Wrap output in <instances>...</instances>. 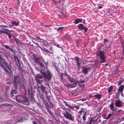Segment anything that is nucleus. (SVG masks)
Instances as JSON below:
<instances>
[{
  "instance_id": "1",
  "label": "nucleus",
  "mask_w": 124,
  "mask_h": 124,
  "mask_svg": "<svg viewBox=\"0 0 124 124\" xmlns=\"http://www.w3.org/2000/svg\"><path fill=\"white\" fill-rule=\"evenodd\" d=\"M47 68V66H46ZM43 70H41L39 71L44 76V80L46 81H48L51 79L52 75L50 72L46 69V70L45 71L44 69H42Z\"/></svg>"
},
{
  "instance_id": "2",
  "label": "nucleus",
  "mask_w": 124,
  "mask_h": 124,
  "mask_svg": "<svg viewBox=\"0 0 124 124\" xmlns=\"http://www.w3.org/2000/svg\"><path fill=\"white\" fill-rule=\"evenodd\" d=\"M99 57L100 59L99 62L101 63H104L106 62V57L105 55L104 52L103 51H100L97 54Z\"/></svg>"
},
{
  "instance_id": "3",
  "label": "nucleus",
  "mask_w": 124,
  "mask_h": 124,
  "mask_svg": "<svg viewBox=\"0 0 124 124\" xmlns=\"http://www.w3.org/2000/svg\"><path fill=\"white\" fill-rule=\"evenodd\" d=\"M78 113L80 115H81L82 113H84L83 115L82 116V119L83 120L84 122L86 120V116L88 114L87 110L85 108H82L81 109V110L79 111Z\"/></svg>"
},
{
  "instance_id": "4",
  "label": "nucleus",
  "mask_w": 124,
  "mask_h": 124,
  "mask_svg": "<svg viewBox=\"0 0 124 124\" xmlns=\"http://www.w3.org/2000/svg\"><path fill=\"white\" fill-rule=\"evenodd\" d=\"M64 116L68 119L70 120H72L73 117L72 115L70 113L68 112L67 111H65L64 113H63Z\"/></svg>"
},
{
  "instance_id": "5",
  "label": "nucleus",
  "mask_w": 124,
  "mask_h": 124,
  "mask_svg": "<svg viewBox=\"0 0 124 124\" xmlns=\"http://www.w3.org/2000/svg\"><path fill=\"white\" fill-rule=\"evenodd\" d=\"M20 78L18 76H16L15 77L14 83L15 88L17 87V84L20 83Z\"/></svg>"
},
{
  "instance_id": "6",
  "label": "nucleus",
  "mask_w": 124,
  "mask_h": 124,
  "mask_svg": "<svg viewBox=\"0 0 124 124\" xmlns=\"http://www.w3.org/2000/svg\"><path fill=\"white\" fill-rule=\"evenodd\" d=\"M78 29H79L84 30L85 32H86L87 31L88 28L84 26L82 24H79L78 25Z\"/></svg>"
},
{
  "instance_id": "7",
  "label": "nucleus",
  "mask_w": 124,
  "mask_h": 124,
  "mask_svg": "<svg viewBox=\"0 0 124 124\" xmlns=\"http://www.w3.org/2000/svg\"><path fill=\"white\" fill-rule=\"evenodd\" d=\"M3 64H4L5 66H7L8 65V64L6 62L5 60L3 58L0 61V66L3 68H4V67Z\"/></svg>"
},
{
  "instance_id": "8",
  "label": "nucleus",
  "mask_w": 124,
  "mask_h": 124,
  "mask_svg": "<svg viewBox=\"0 0 124 124\" xmlns=\"http://www.w3.org/2000/svg\"><path fill=\"white\" fill-rule=\"evenodd\" d=\"M16 101L19 103H21L22 101V99L23 98V96L22 95H17L16 97Z\"/></svg>"
},
{
  "instance_id": "9",
  "label": "nucleus",
  "mask_w": 124,
  "mask_h": 124,
  "mask_svg": "<svg viewBox=\"0 0 124 124\" xmlns=\"http://www.w3.org/2000/svg\"><path fill=\"white\" fill-rule=\"evenodd\" d=\"M90 69L89 67H84L82 70V72L85 74H87L90 70Z\"/></svg>"
},
{
  "instance_id": "10",
  "label": "nucleus",
  "mask_w": 124,
  "mask_h": 124,
  "mask_svg": "<svg viewBox=\"0 0 124 124\" xmlns=\"http://www.w3.org/2000/svg\"><path fill=\"white\" fill-rule=\"evenodd\" d=\"M76 60V61L77 64L76 65L77 67L78 68V69H80L81 66V62L80 61V59L78 57H76L75 58Z\"/></svg>"
},
{
  "instance_id": "11",
  "label": "nucleus",
  "mask_w": 124,
  "mask_h": 124,
  "mask_svg": "<svg viewBox=\"0 0 124 124\" xmlns=\"http://www.w3.org/2000/svg\"><path fill=\"white\" fill-rule=\"evenodd\" d=\"M122 105L121 101L118 99L116 100L115 102V105L118 107H120Z\"/></svg>"
},
{
  "instance_id": "12",
  "label": "nucleus",
  "mask_w": 124,
  "mask_h": 124,
  "mask_svg": "<svg viewBox=\"0 0 124 124\" xmlns=\"http://www.w3.org/2000/svg\"><path fill=\"white\" fill-rule=\"evenodd\" d=\"M22 101L21 103L23 104H26L29 103V101L28 99H27L25 97L23 96V98L22 99Z\"/></svg>"
},
{
  "instance_id": "13",
  "label": "nucleus",
  "mask_w": 124,
  "mask_h": 124,
  "mask_svg": "<svg viewBox=\"0 0 124 124\" xmlns=\"http://www.w3.org/2000/svg\"><path fill=\"white\" fill-rule=\"evenodd\" d=\"M22 101L21 103L23 104H26L29 103V101L28 99H27L25 97L23 96V98L22 99Z\"/></svg>"
},
{
  "instance_id": "14",
  "label": "nucleus",
  "mask_w": 124,
  "mask_h": 124,
  "mask_svg": "<svg viewBox=\"0 0 124 124\" xmlns=\"http://www.w3.org/2000/svg\"><path fill=\"white\" fill-rule=\"evenodd\" d=\"M63 102L65 104V106H66L68 107V108H70V109H71L72 110L74 109V108H73V106H71V105H70L68 104L67 103V102L66 101H63Z\"/></svg>"
},
{
  "instance_id": "15",
  "label": "nucleus",
  "mask_w": 124,
  "mask_h": 124,
  "mask_svg": "<svg viewBox=\"0 0 124 124\" xmlns=\"http://www.w3.org/2000/svg\"><path fill=\"white\" fill-rule=\"evenodd\" d=\"M124 88V85H122L120 86L119 87V88L118 89V91L120 92H123Z\"/></svg>"
},
{
  "instance_id": "16",
  "label": "nucleus",
  "mask_w": 124,
  "mask_h": 124,
  "mask_svg": "<svg viewBox=\"0 0 124 124\" xmlns=\"http://www.w3.org/2000/svg\"><path fill=\"white\" fill-rule=\"evenodd\" d=\"M82 22V19L80 18H77L76 19L74 22L75 24L78 23H79L81 22Z\"/></svg>"
},
{
  "instance_id": "17",
  "label": "nucleus",
  "mask_w": 124,
  "mask_h": 124,
  "mask_svg": "<svg viewBox=\"0 0 124 124\" xmlns=\"http://www.w3.org/2000/svg\"><path fill=\"white\" fill-rule=\"evenodd\" d=\"M109 106L110 110H112V111L113 112L115 110V109L114 108V105L112 102H111V103L109 105Z\"/></svg>"
},
{
  "instance_id": "18",
  "label": "nucleus",
  "mask_w": 124,
  "mask_h": 124,
  "mask_svg": "<svg viewBox=\"0 0 124 124\" xmlns=\"http://www.w3.org/2000/svg\"><path fill=\"white\" fill-rule=\"evenodd\" d=\"M39 59L38 57H35L34 59V62L36 63L37 65L40 62L39 61Z\"/></svg>"
},
{
  "instance_id": "19",
  "label": "nucleus",
  "mask_w": 124,
  "mask_h": 124,
  "mask_svg": "<svg viewBox=\"0 0 124 124\" xmlns=\"http://www.w3.org/2000/svg\"><path fill=\"white\" fill-rule=\"evenodd\" d=\"M3 46L6 49H9L11 52H13V49L12 48H9L8 45H3Z\"/></svg>"
},
{
  "instance_id": "20",
  "label": "nucleus",
  "mask_w": 124,
  "mask_h": 124,
  "mask_svg": "<svg viewBox=\"0 0 124 124\" xmlns=\"http://www.w3.org/2000/svg\"><path fill=\"white\" fill-rule=\"evenodd\" d=\"M12 25H9V26H17L19 24V23L16 22L15 21H12Z\"/></svg>"
},
{
  "instance_id": "21",
  "label": "nucleus",
  "mask_w": 124,
  "mask_h": 124,
  "mask_svg": "<svg viewBox=\"0 0 124 124\" xmlns=\"http://www.w3.org/2000/svg\"><path fill=\"white\" fill-rule=\"evenodd\" d=\"M113 114V112L112 111L108 115V116L105 118V119L108 120L110 118Z\"/></svg>"
},
{
  "instance_id": "22",
  "label": "nucleus",
  "mask_w": 124,
  "mask_h": 124,
  "mask_svg": "<svg viewBox=\"0 0 124 124\" xmlns=\"http://www.w3.org/2000/svg\"><path fill=\"white\" fill-rule=\"evenodd\" d=\"M95 98L97 99L98 100H100L101 97V95L99 94H98L94 96Z\"/></svg>"
},
{
  "instance_id": "23",
  "label": "nucleus",
  "mask_w": 124,
  "mask_h": 124,
  "mask_svg": "<svg viewBox=\"0 0 124 124\" xmlns=\"http://www.w3.org/2000/svg\"><path fill=\"white\" fill-rule=\"evenodd\" d=\"M39 88L43 93H44L45 91V87L43 85H41L39 87Z\"/></svg>"
},
{
  "instance_id": "24",
  "label": "nucleus",
  "mask_w": 124,
  "mask_h": 124,
  "mask_svg": "<svg viewBox=\"0 0 124 124\" xmlns=\"http://www.w3.org/2000/svg\"><path fill=\"white\" fill-rule=\"evenodd\" d=\"M39 47L42 50L44 51L46 53H50L48 50L44 48H42L40 46H39Z\"/></svg>"
},
{
  "instance_id": "25",
  "label": "nucleus",
  "mask_w": 124,
  "mask_h": 124,
  "mask_svg": "<svg viewBox=\"0 0 124 124\" xmlns=\"http://www.w3.org/2000/svg\"><path fill=\"white\" fill-rule=\"evenodd\" d=\"M120 95V92L118 91V92L115 94V98L118 99Z\"/></svg>"
},
{
  "instance_id": "26",
  "label": "nucleus",
  "mask_w": 124,
  "mask_h": 124,
  "mask_svg": "<svg viewBox=\"0 0 124 124\" xmlns=\"http://www.w3.org/2000/svg\"><path fill=\"white\" fill-rule=\"evenodd\" d=\"M14 59L15 61L16 62L19 63V60L18 57L15 55L14 56Z\"/></svg>"
},
{
  "instance_id": "27",
  "label": "nucleus",
  "mask_w": 124,
  "mask_h": 124,
  "mask_svg": "<svg viewBox=\"0 0 124 124\" xmlns=\"http://www.w3.org/2000/svg\"><path fill=\"white\" fill-rule=\"evenodd\" d=\"M15 41L17 44H20L21 43L20 40L18 39L15 38Z\"/></svg>"
},
{
  "instance_id": "28",
  "label": "nucleus",
  "mask_w": 124,
  "mask_h": 124,
  "mask_svg": "<svg viewBox=\"0 0 124 124\" xmlns=\"http://www.w3.org/2000/svg\"><path fill=\"white\" fill-rule=\"evenodd\" d=\"M100 121L101 119L99 118V117H97L96 119L93 120V122H97V123L98 122H100Z\"/></svg>"
},
{
  "instance_id": "29",
  "label": "nucleus",
  "mask_w": 124,
  "mask_h": 124,
  "mask_svg": "<svg viewBox=\"0 0 124 124\" xmlns=\"http://www.w3.org/2000/svg\"><path fill=\"white\" fill-rule=\"evenodd\" d=\"M36 81L37 84L40 85L41 84V82H42V80H40L39 79L36 80Z\"/></svg>"
},
{
  "instance_id": "30",
  "label": "nucleus",
  "mask_w": 124,
  "mask_h": 124,
  "mask_svg": "<svg viewBox=\"0 0 124 124\" xmlns=\"http://www.w3.org/2000/svg\"><path fill=\"white\" fill-rule=\"evenodd\" d=\"M113 86H110L108 89V93L111 92L112 90Z\"/></svg>"
},
{
  "instance_id": "31",
  "label": "nucleus",
  "mask_w": 124,
  "mask_h": 124,
  "mask_svg": "<svg viewBox=\"0 0 124 124\" xmlns=\"http://www.w3.org/2000/svg\"><path fill=\"white\" fill-rule=\"evenodd\" d=\"M12 121L11 120L8 121L4 124H13L14 123V122H13V123L12 122ZM15 123V122H14V123Z\"/></svg>"
},
{
  "instance_id": "32",
  "label": "nucleus",
  "mask_w": 124,
  "mask_h": 124,
  "mask_svg": "<svg viewBox=\"0 0 124 124\" xmlns=\"http://www.w3.org/2000/svg\"><path fill=\"white\" fill-rule=\"evenodd\" d=\"M24 120V118H21L17 120V122H22Z\"/></svg>"
},
{
  "instance_id": "33",
  "label": "nucleus",
  "mask_w": 124,
  "mask_h": 124,
  "mask_svg": "<svg viewBox=\"0 0 124 124\" xmlns=\"http://www.w3.org/2000/svg\"><path fill=\"white\" fill-rule=\"evenodd\" d=\"M16 93V90H13L11 91L10 93L12 95L13 94Z\"/></svg>"
},
{
  "instance_id": "34",
  "label": "nucleus",
  "mask_w": 124,
  "mask_h": 124,
  "mask_svg": "<svg viewBox=\"0 0 124 124\" xmlns=\"http://www.w3.org/2000/svg\"><path fill=\"white\" fill-rule=\"evenodd\" d=\"M39 74H36L35 76V79L36 80L39 79Z\"/></svg>"
},
{
  "instance_id": "35",
  "label": "nucleus",
  "mask_w": 124,
  "mask_h": 124,
  "mask_svg": "<svg viewBox=\"0 0 124 124\" xmlns=\"http://www.w3.org/2000/svg\"><path fill=\"white\" fill-rule=\"evenodd\" d=\"M38 65L40 66V67L42 68H44V65L41 62H40L39 63Z\"/></svg>"
},
{
  "instance_id": "36",
  "label": "nucleus",
  "mask_w": 124,
  "mask_h": 124,
  "mask_svg": "<svg viewBox=\"0 0 124 124\" xmlns=\"http://www.w3.org/2000/svg\"><path fill=\"white\" fill-rule=\"evenodd\" d=\"M61 107L63 110H65V111H67V110L66 109V108L64 106H63L62 105H61Z\"/></svg>"
},
{
  "instance_id": "37",
  "label": "nucleus",
  "mask_w": 124,
  "mask_h": 124,
  "mask_svg": "<svg viewBox=\"0 0 124 124\" xmlns=\"http://www.w3.org/2000/svg\"><path fill=\"white\" fill-rule=\"evenodd\" d=\"M46 109L48 112L49 113L50 115H52V113L51 110H50L48 108H46Z\"/></svg>"
},
{
  "instance_id": "38",
  "label": "nucleus",
  "mask_w": 124,
  "mask_h": 124,
  "mask_svg": "<svg viewBox=\"0 0 124 124\" xmlns=\"http://www.w3.org/2000/svg\"><path fill=\"white\" fill-rule=\"evenodd\" d=\"M123 81L124 80L123 79H121L119 81L118 84V85H120L122 83Z\"/></svg>"
},
{
  "instance_id": "39",
  "label": "nucleus",
  "mask_w": 124,
  "mask_h": 124,
  "mask_svg": "<svg viewBox=\"0 0 124 124\" xmlns=\"http://www.w3.org/2000/svg\"><path fill=\"white\" fill-rule=\"evenodd\" d=\"M64 28L63 27H59L57 29V31H58L61 30H62Z\"/></svg>"
},
{
  "instance_id": "40",
  "label": "nucleus",
  "mask_w": 124,
  "mask_h": 124,
  "mask_svg": "<svg viewBox=\"0 0 124 124\" xmlns=\"http://www.w3.org/2000/svg\"><path fill=\"white\" fill-rule=\"evenodd\" d=\"M73 108L74 107V108H77V109H78L79 108V107L77 105H74V106L73 105Z\"/></svg>"
},
{
  "instance_id": "41",
  "label": "nucleus",
  "mask_w": 124,
  "mask_h": 124,
  "mask_svg": "<svg viewBox=\"0 0 124 124\" xmlns=\"http://www.w3.org/2000/svg\"><path fill=\"white\" fill-rule=\"evenodd\" d=\"M9 11L10 13H13V9L12 8H10L9 9Z\"/></svg>"
},
{
  "instance_id": "42",
  "label": "nucleus",
  "mask_w": 124,
  "mask_h": 124,
  "mask_svg": "<svg viewBox=\"0 0 124 124\" xmlns=\"http://www.w3.org/2000/svg\"><path fill=\"white\" fill-rule=\"evenodd\" d=\"M84 80H82V79H81L79 81V82L81 83H84Z\"/></svg>"
},
{
  "instance_id": "43",
  "label": "nucleus",
  "mask_w": 124,
  "mask_h": 124,
  "mask_svg": "<svg viewBox=\"0 0 124 124\" xmlns=\"http://www.w3.org/2000/svg\"><path fill=\"white\" fill-rule=\"evenodd\" d=\"M12 34L11 33L8 36L9 38V39H10V38L12 37Z\"/></svg>"
},
{
  "instance_id": "44",
  "label": "nucleus",
  "mask_w": 124,
  "mask_h": 124,
  "mask_svg": "<svg viewBox=\"0 0 124 124\" xmlns=\"http://www.w3.org/2000/svg\"><path fill=\"white\" fill-rule=\"evenodd\" d=\"M45 105L46 107H48V103L46 102L45 103Z\"/></svg>"
},
{
  "instance_id": "45",
  "label": "nucleus",
  "mask_w": 124,
  "mask_h": 124,
  "mask_svg": "<svg viewBox=\"0 0 124 124\" xmlns=\"http://www.w3.org/2000/svg\"><path fill=\"white\" fill-rule=\"evenodd\" d=\"M3 68L4 69L5 71L6 72H8V70L6 69L5 67H4V68Z\"/></svg>"
},
{
  "instance_id": "46",
  "label": "nucleus",
  "mask_w": 124,
  "mask_h": 124,
  "mask_svg": "<svg viewBox=\"0 0 124 124\" xmlns=\"http://www.w3.org/2000/svg\"><path fill=\"white\" fill-rule=\"evenodd\" d=\"M104 43H105L106 42H107L108 41V40H107V39H104Z\"/></svg>"
},
{
  "instance_id": "47",
  "label": "nucleus",
  "mask_w": 124,
  "mask_h": 124,
  "mask_svg": "<svg viewBox=\"0 0 124 124\" xmlns=\"http://www.w3.org/2000/svg\"><path fill=\"white\" fill-rule=\"evenodd\" d=\"M39 79H42L43 78V77L39 74Z\"/></svg>"
},
{
  "instance_id": "48",
  "label": "nucleus",
  "mask_w": 124,
  "mask_h": 124,
  "mask_svg": "<svg viewBox=\"0 0 124 124\" xmlns=\"http://www.w3.org/2000/svg\"><path fill=\"white\" fill-rule=\"evenodd\" d=\"M30 88H28V93L29 94H30Z\"/></svg>"
},
{
  "instance_id": "49",
  "label": "nucleus",
  "mask_w": 124,
  "mask_h": 124,
  "mask_svg": "<svg viewBox=\"0 0 124 124\" xmlns=\"http://www.w3.org/2000/svg\"><path fill=\"white\" fill-rule=\"evenodd\" d=\"M5 33L7 35H8V36L10 34H11V33H9L7 32H5Z\"/></svg>"
},
{
  "instance_id": "50",
  "label": "nucleus",
  "mask_w": 124,
  "mask_h": 124,
  "mask_svg": "<svg viewBox=\"0 0 124 124\" xmlns=\"http://www.w3.org/2000/svg\"><path fill=\"white\" fill-rule=\"evenodd\" d=\"M76 84H76V82H75L74 83V84H73L74 86H73V87H75L76 86Z\"/></svg>"
},
{
  "instance_id": "51",
  "label": "nucleus",
  "mask_w": 124,
  "mask_h": 124,
  "mask_svg": "<svg viewBox=\"0 0 124 124\" xmlns=\"http://www.w3.org/2000/svg\"><path fill=\"white\" fill-rule=\"evenodd\" d=\"M5 32H6V31H0V33H5Z\"/></svg>"
},
{
  "instance_id": "52",
  "label": "nucleus",
  "mask_w": 124,
  "mask_h": 124,
  "mask_svg": "<svg viewBox=\"0 0 124 124\" xmlns=\"http://www.w3.org/2000/svg\"><path fill=\"white\" fill-rule=\"evenodd\" d=\"M3 30H4L6 31H9L10 32V31H9V30L8 29H3Z\"/></svg>"
},
{
  "instance_id": "53",
  "label": "nucleus",
  "mask_w": 124,
  "mask_h": 124,
  "mask_svg": "<svg viewBox=\"0 0 124 124\" xmlns=\"http://www.w3.org/2000/svg\"><path fill=\"white\" fill-rule=\"evenodd\" d=\"M33 96H32V95H31V99L32 100H33Z\"/></svg>"
},
{
  "instance_id": "54",
  "label": "nucleus",
  "mask_w": 124,
  "mask_h": 124,
  "mask_svg": "<svg viewBox=\"0 0 124 124\" xmlns=\"http://www.w3.org/2000/svg\"><path fill=\"white\" fill-rule=\"evenodd\" d=\"M122 92H120V94H121V95L122 97L123 96V94L122 93Z\"/></svg>"
},
{
  "instance_id": "55",
  "label": "nucleus",
  "mask_w": 124,
  "mask_h": 124,
  "mask_svg": "<svg viewBox=\"0 0 124 124\" xmlns=\"http://www.w3.org/2000/svg\"><path fill=\"white\" fill-rule=\"evenodd\" d=\"M56 46L58 47H59V48H62V47H61L59 45H58V44H57V45H56Z\"/></svg>"
},
{
  "instance_id": "56",
  "label": "nucleus",
  "mask_w": 124,
  "mask_h": 124,
  "mask_svg": "<svg viewBox=\"0 0 124 124\" xmlns=\"http://www.w3.org/2000/svg\"><path fill=\"white\" fill-rule=\"evenodd\" d=\"M67 76L69 78L70 80V81H71V78L69 76V75H67Z\"/></svg>"
},
{
  "instance_id": "57",
  "label": "nucleus",
  "mask_w": 124,
  "mask_h": 124,
  "mask_svg": "<svg viewBox=\"0 0 124 124\" xmlns=\"http://www.w3.org/2000/svg\"><path fill=\"white\" fill-rule=\"evenodd\" d=\"M1 26L5 28H7L8 27L4 25H1Z\"/></svg>"
},
{
  "instance_id": "58",
  "label": "nucleus",
  "mask_w": 124,
  "mask_h": 124,
  "mask_svg": "<svg viewBox=\"0 0 124 124\" xmlns=\"http://www.w3.org/2000/svg\"><path fill=\"white\" fill-rule=\"evenodd\" d=\"M102 8V6H99L98 7V8L101 9Z\"/></svg>"
},
{
  "instance_id": "59",
  "label": "nucleus",
  "mask_w": 124,
  "mask_h": 124,
  "mask_svg": "<svg viewBox=\"0 0 124 124\" xmlns=\"http://www.w3.org/2000/svg\"><path fill=\"white\" fill-rule=\"evenodd\" d=\"M3 58H2L1 57V55L0 54V61Z\"/></svg>"
},
{
  "instance_id": "60",
  "label": "nucleus",
  "mask_w": 124,
  "mask_h": 124,
  "mask_svg": "<svg viewBox=\"0 0 124 124\" xmlns=\"http://www.w3.org/2000/svg\"><path fill=\"white\" fill-rule=\"evenodd\" d=\"M33 124H38L37 123L35 122H34V121L33 122Z\"/></svg>"
},
{
  "instance_id": "61",
  "label": "nucleus",
  "mask_w": 124,
  "mask_h": 124,
  "mask_svg": "<svg viewBox=\"0 0 124 124\" xmlns=\"http://www.w3.org/2000/svg\"><path fill=\"white\" fill-rule=\"evenodd\" d=\"M34 43L36 45H37L39 47V45L38 44H37V43H35V42H34Z\"/></svg>"
},
{
  "instance_id": "62",
  "label": "nucleus",
  "mask_w": 124,
  "mask_h": 124,
  "mask_svg": "<svg viewBox=\"0 0 124 124\" xmlns=\"http://www.w3.org/2000/svg\"><path fill=\"white\" fill-rule=\"evenodd\" d=\"M46 98L48 100V101H49V97H48V96H46Z\"/></svg>"
},
{
  "instance_id": "63",
  "label": "nucleus",
  "mask_w": 124,
  "mask_h": 124,
  "mask_svg": "<svg viewBox=\"0 0 124 124\" xmlns=\"http://www.w3.org/2000/svg\"><path fill=\"white\" fill-rule=\"evenodd\" d=\"M92 124V123L91 122H90L88 123V124Z\"/></svg>"
},
{
  "instance_id": "64",
  "label": "nucleus",
  "mask_w": 124,
  "mask_h": 124,
  "mask_svg": "<svg viewBox=\"0 0 124 124\" xmlns=\"http://www.w3.org/2000/svg\"><path fill=\"white\" fill-rule=\"evenodd\" d=\"M8 68L9 70L10 71L11 70V69L9 68L8 67Z\"/></svg>"
}]
</instances>
